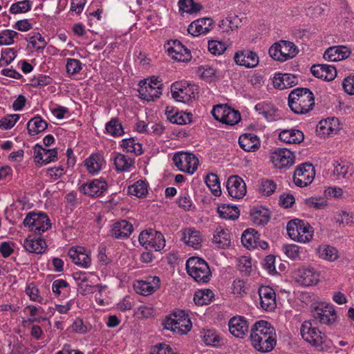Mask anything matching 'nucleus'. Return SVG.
Instances as JSON below:
<instances>
[{"label": "nucleus", "instance_id": "bb28decb", "mask_svg": "<svg viewBox=\"0 0 354 354\" xmlns=\"http://www.w3.org/2000/svg\"><path fill=\"white\" fill-rule=\"evenodd\" d=\"M212 242L222 249L230 247L231 244V234L227 229L221 227L216 228L214 233Z\"/></svg>", "mask_w": 354, "mask_h": 354}, {"label": "nucleus", "instance_id": "13d9d810", "mask_svg": "<svg viewBox=\"0 0 354 354\" xmlns=\"http://www.w3.org/2000/svg\"><path fill=\"white\" fill-rule=\"evenodd\" d=\"M297 227H298V232L299 236H307L308 242L312 239L313 234L312 231H310V226L308 223L304 222V221L297 219Z\"/></svg>", "mask_w": 354, "mask_h": 354}, {"label": "nucleus", "instance_id": "c9c22d12", "mask_svg": "<svg viewBox=\"0 0 354 354\" xmlns=\"http://www.w3.org/2000/svg\"><path fill=\"white\" fill-rule=\"evenodd\" d=\"M102 165V158L100 154L93 153L85 160V166L90 174L97 173Z\"/></svg>", "mask_w": 354, "mask_h": 354}, {"label": "nucleus", "instance_id": "8fccbe9b", "mask_svg": "<svg viewBox=\"0 0 354 354\" xmlns=\"http://www.w3.org/2000/svg\"><path fill=\"white\" fill-rule=\"evenodd\" d=\"M223 123L230 125H234L241 120V114L238 111H236L229 106L226 113Z\"/></svg>", "mask_w": 354, "mask_h": 354}, {"label": "nucleus", "instance_id": "393cba45", "mask_svg": "<svg viewBox=\"0 0 354 354\" xmlns=\"http://www.w3.org/2000/svg\"><path fill=\"white\" fill-rule=\"evenodd\" d=\"M240 147L245 151H255L260 147L258 137L252 133L242 134L239 139Z\"/></svg>", "mask_w": 354, "mask_h": 354}, {"label": "nucleus", "instance_id": "4be33fe9", "mask_svg": "<svg viewBox=\"0 0 354 354\" xmlns=\"http://www.w3.org/2000/svg\"><path fill=\"white\" fill-rule=\"evenodd\" d=\"M248 322L243 317H233L229 322V328L234 337L243 338L248 331Z\"/></svg>", "mask_w": 354, "mask_h": 354}, {"label": "nucleus", "instance_id": "37998d69", "mask_svg": "<svg viewBox=\"0 0 354 354\" xmlns=\"http://www.w3.org/2000/svg\"><path fill=\"white\" fill-rule=\"evenodd\" d=\"M106 131L113 136H120L124 131L118 118H112L106 124Z\"/></svg>", "mask_w": 354, "mask_h": 354}, {"label": "nucleus", "instance_id": "09e8293b", "mask_svg": "<svg viewBox=\"0 0 354 354\" xmlns=\"http://www.w3.org/2000/svg\"><path fill=\"white\" fill-rule=\"evenodd\" d=\"M349 172V166L345 162H335L334 164L333 175L336 176L338 179L344 178Z\"/></svg>", "mask_w": 354, "mask_h": 354}, {"label": "nucleus", "instance_id": "ea45409f", "mask_svg": "<svg viewBox=\"0 0 354 354\" xmlns=\"http://www.w3.org/2000/svg\"><path fill=\"white\" fill-rule=\"evenodd\" d=\"M297 219L290 221L287 224V233L290 238L294 241H297L300 243L308 242L307 236H302L299 235L298 227H297Z\"/></svg>", "mask_w": 354, "mask_h": 354}, {"label": "nucleus", "instance_id": "f3484780", "mask_svg": "<svg viewBox=\"0 0 354 354\" xmlns=\"http://www.w3.org/2000/svg\"><path fill=\"white\" fill-rule=\"evenodd\" d=\"M167 52L172 59L179 62H187L192 59L190 50L178 40L172 41V46L168 47Z\"/></svg>", "mask_w": 354, "mask_h": 354}, {"label": "nucleus", "instance_id": "c85d7f7f", "mask_svg": "<svg viewBox=\"0 0 354 354\" xmlns=\"http://www.w3.org/2000/svg\"><path fill=\"white\" fill-rule=\"evenodd\" d=\"M68 256L74 263L84 268H87L91 264L89 256L83 251L82 248H71L68 250Z\"/></svg>", "mask_w": 354, "mask_h": 354}, {"label": "nucleus", "instance_id": "cd10ccee", "mask_svg": "<svg viewBox=\"0 0 354 354\" xmlns=\"http://www.w3.org/2000/svg\"><path fill=\"white\" fill-rule=\"evenodd\" d=\"M279 139L287 144H299L304 141V135L298 129H285L280 132Z\"/></svg>", "mask_w": 354, "mask_h": 354}, {"label": "nucleus", "instance_id": "e2e57ef3", "mask_svg": "<svg viewBox=\"0 0 354 354\" xmlns=\"http://www.w3.org/2000/svg\"><path fill=\"white\" fill-rule=\"evenodd\" d=\"M208 49L209 51L214 55H221L225 50L226 46L225 44L217 41H210L208 43Z\"/></svg>", "mask_w": 354, "mask_h": 354}, {"label": "nucleus", "instance_id": "69168bd1", "mask_svg": "<svg viewBox=\"0 0 354 354\" xmlns=\"http://www.w3.org/2000/svg\"><path fill=\"white\" fill-rule=\"evenodd\" d=\"M26 294L30 297L32 301H37L41 303L42 298L39 295V290L33 283H30L26 288Z\"/></svg>", "mask_w": 354, "mask_h": 354}, {"label": "nucleus", "instance_id": "864d4df0", "mask_svg": "<svg viewBox=\"0 0 354 354\" xmlns=\"http://www.w3.org/2000/svg\"><path fill=\"white\" fill-rule=\"evenodd\" d=\"M335 129L333 128L330 119L321 120L317 127V132L323 136H329L333 133Z\"/></svg>", "mask_w": 354, "mask_h": 354}, {"label": "nucleus", "instance_id": "b1692460", "mask_svg": "<svg viewBox=\"0 0 354 354\" xmlns=\"http://www.w3.org/2000/svg\"><path fill=\"white\" fill-rule=\"evenodd\" d=\"M133 231L132 224L126 220H121L113 224L111 235L115 239H127Z\"/></svg>", "mask_w": 354, "mask_h": 354}, {"label": "nucleus", "instance_id": "5701e85b", "mask_svg": "<svg viewBox=\"0 0 354 354\" xmlns=\"http://www.w3.org/2000/svg\"><path fill=\"white\" fill-rule=\"evenodd\" d=\"M351 51L344 46L328 48L324 54V58L329 62H337L349 57Z\"/></svg>", "mask_w": 354, "mask_h": 354}, {"label": "nucleus", "instance_id": "ddd939ff", "mask_svg": "<svg viewBox=\"0 0 354 354\" xmlns=\"http://www.w3.org/2000/svg\"><path fill=\"white\" fill-rule=\"evenodd\" d=\"M107 187L106 182L103 178H100L82 184L79 187V190L84 195L91 197H99L107 190Z\"/></svg>", "mask_w": 354, "mask_h": 354}, {"label": "nucleus", "instance_id": "1a4fd4ad", "mask_svg": "<svg viewBox=\"0 0 354 354\" xmlns=\"http://www.w3.org/2000/svg\"><path fill=\"white\" fill-rule=\"evenodd\" d=\"M172 160L179 170L188 174H193L198 165V159L191 153L183 151L176 153Z\"/></svg>", "mask_w": 354, "mask_h": 354}, {"label": "nucleus", "instance_id": "774afa93", "mask_svg": "<svg viewBox=\"0 0 354 354\" xmlns=\"http://www.w3.org/2000/svg\"><path fill=\"white\" fill-rule=\"evenodd\" d=\"M344 90L349 95H354V75L346 77L342 83Z\"/></svg>", "mask_w": 354, "mask_h": 354}, {"label": "nucleus", "instance_id": "473e14b6", "mask_svg": "<svg viewBox=\"0 0 354 354\" xmlns=\"http://www.w3.org/2000/svg\"><path fill=\"white\" fill-rule=\"evenodd\" d=\"M217 212L222 218L236 220L239 217L240 212L237 207L227 204L218 205Z\"/></svg>", "mask_w": 354, "mask_h": 354}, {"label": "nucleus", "instance_id": "39448f33", "mask_svg": "<svg viewBox=\"0 0 354 354\" xmlns=\"http://www.w3.org/2000/svg\"><path fill=\"white\" fill-rule=\"evenodd\" d=\"M187 274L198 283H207L212 277L208 263L202 258L192 257L186 262Z\"/></svg>", "mask_w": 354, "mask_h": 354}, {"label": "nucleus", "instance_id": "9d476101", "mask_svg": "<svg viewBox=\"0 0 354 354\" xmlns=\"http://www.w3.org/2000/svg\"><path fill=\"white\" fill-rule=\"evenodd\" d=\"M294 153L286 148H278L270 154V160L279 169H287L294 165Z\"/></svg>", "mask_w": 354, "mask_h": 354}, {"label": "nucleus", "instance_id": "423d86ee", "mask_svg": "<svg viewBox=\"0 0 354 354\" xmlns=\"http://www.w3.org/2000/svg\"><path fill=\"white\" fill-rule=\"evenodd\" d=\"M299 50L293 42L281 40L269 48V55L274 60L285 62L295 57Z\"/></svg>", "mask_w": 354, "mask_h": 354}, {"label": "nucleus", "instance_id": "6ab92c4d", "mask_svg": "<svg viewBox=\"0 0 354 354\" xmlns=\"http://www.w3.org/2000/svg\"><path fill=\"white\" fill-rule=\"evenodd\" d=\"M212 26L213 20L211 18H201L191 23L188 26L187 31L196 37L207 33L212 29Z\"/></svg>", "mask_w": 354, "mask_h": 354}, {"label": "nucleus", "instance_id": "680f3d73", "mask_svg": "<svg viewBox=\"0 0 354 354\" xmlns=\"http://www.w3.org/2000/svg\"><path fill=\"white\" fill-rule=\"evenodd\" d=\"M149 354H179L174 352L171 348L165 344H158L151 348Z\"/></svg>", "mask_w": 354, "mask_h": 354}, {"label": "nucleus", "instance_id": "4c0bfd02", "mask_svg": "<svg viewBox=\"0 0 354 354\" xmlns=\"http://www.w3.org/2000/svg\"><path fill=\"white\" fill-rule=\"evenodd\" d=\"M202 337L207 346H219L223 344V339L214 330L204 329Z\"/></svg>", "mask_w": 354, "mask_h": 354}, {"label": "nucleus", "instance_id": "7ed1b4c3", "mask_svg": "<svg viewBox=\"0 0 354 354\" xmlns=\"http://www.w3.org/2000/svg\"><path fill=\"white\" fill-rule=\"evenodd\" d=\"M288 106L296 114H306L315 106L314 94L307 88H295L288 95Z\"/></svg>", "mask_w": 354, "mask_h": 354}, {"label": "nucleus", "instance_id": "58836bf2", "mask_svg": "<svg viewBox=\"0 0 354 354\" xmlns=\"http://www.w3.org/2000/svg\"><path fill=\"white\" fill-rule=\"evenodd\" d=\"M214 298V294L209 289H205L196 292L194 301L197 306H203L209 304L212 299Z\"/></svg>", "mask_w": 354, "mask_h": 354}, {"label": "nucleus", "instance_id": "de8ad7c7", "mask_svg": "<svg viewBox=\"0 0 354 354\" xmlns=\"http://www.w3.org/2000/svg\"><path fill=\"white\" fill-rule=\"evenodd\" d=\"M32 1L24 0L13 3L10 8L12 14L25 13L31 9Z\"/></svg>", "mask_w": 354, "mask_h": 354}, {"label": "nucleus", "instance_id": "412c9836", "mask_svg": "<svg viewBox=\"0 0 354 354\" xmlns=\"http://www.w3.org/2000/svg\"><path fill=\"white\" fill-rule=\"evenodd\" d=\"M261 306L263 310H274L276 308V294L272 288L263 286L259 288Z\"/></svg>", "mask_w": 354, "mask_h": 354}, {"label": "nucleus", "instance_id": "20e7f679", "mask_svg": "<svg viewBox=\"0 0 354 354\" xmlns=\"http://www.w3.org/2000/svg\"><path fill=\"white\" fill-rule=\"evenodd\" d=\"M163 328L173 333L185 335L192 328V324L186 311H173L162 322Z\"/></svg>", "mask_w": 354, "mask_h": 354}, {"label": "nucleus", "instance_id": "a878e982", "mask_svg": "<svg viewBox=\"0 0 354 354\" xmlns=\"http://www.w3.org/2000/svg\"><path fill=\"white\" fill-rule=\"evenodd\" d=\"M24 246L26 250L29 252L42 254L45 252L46 244L45 240L42 238H31V236H28L24 240Z\"/></svg>", "mask_w": 354, "mask_h": 354}, {"label": "nucleus", "instance_id": "f257e3e1", "mask_svg": "<svg viewBox=\"0 0 354 354\" xmlns=\"http://www.w3.org/2000/svg\"><path fill=\"white\" fill-rule=\"evenodd\" d=\"M250 339L253 347L261 353L271 351L277 344L275 329L265 320H259L252 325Z\"/></svg>", "mask_w": 354, "mask_h": 354}, {"label": "nucleus", "instance_id": "c756f323", "mask_svg": "<svg viewBox=\"0 0 354 354\" xmlns=\"http://www.w3.org/2000/svg\"><path fill=\"white\" fill-rule=\"evenodd\" d=\"M48 128V123L39 115L30 120L27 124V130L30 136H35L44 131Z\"/></svg>", "mask_w": 354, "mask_h": 354}, {"label": "nucleus", "instance_id": "2f4dec72", "mask_svg": "<svg viewBox=\"0 0 354 354\" xmlns=\"http://www.w3.org/2000/svg\"><path fill=\"white\" fill-rule=\"evenodd\" d=\"M166 114L168 120L172 122L178 124H185L187 122L189 123L192 122V116L191 113H185L183 114V113H179L178 111L174 112V109L171 108L169 110V107L167 106L166 109Z\"/></svg>", "mask_w": 354, "mask_h": 354}, {"label": "nucleus", "instance_id": "aec40b11", "mask_svg": "<svg viewBox=\"0 0 354 354\" xmlns=\"http://www.w3.org/2000/svg\"><path fill=\"white\" fill-rule=\"evenodd\" d=\"M310 71L315 77L328 82L333 80L337 75L336 68L326 64H314Z\"/></svg>", "mask_w": 354, "mask_h": 354}, {"label": "nucleus", "instance_id": "9b49d317", "mask_svg": "<svg viewBox=\"0 0 354 354\" xmlns=\"http://www.w3.org/2000/svg\"><path fill=\"white\" fill-rule=\"evenodd\" d=\"M315 177V169L312 164L305 162L298 166L293 175V181L297 187L310 185Z\"/></svg>", "mask_w": 354, "mask_h": 354}, {"label": "nucleus", "instance_id": "79ce46f5", "mask_svg": "<svg viewBox=\"0 0 354 354\" xmlns=\"http://www.w3.org/2000/svg\"><path fill=\"white\" fill-rule=\"evenodd\" d=\"M180 10L189 14L200 11L203 6L194 0H180L178 2Z\"/></svg>", "mask_w": 354, "mask_h": 354}, {"label": "nucleus", "instance_id": "49530a36", "mask_svg": "<svg viewBox=\"0 0 354 354\" xmlns=\"http://www.w3.org/2000/svg\"><path fill=\"white\" fill-rule=\"evenodd\" d=\"M197 86L194 84H192L187 88H183V92H179L178 100H176L178 102L183 103H187L192 99L195 98L196 91H197Z\"/></svg>", "mask_w": 354, "mask_h": 354}, {"label": "nucleus", "instance_id": "a211bd4d", "mask_svg": "<svg viewBox=\"0 0 354 354\" xmlns=\"http://www.w3.org/2000/svg\"><path fill=\"white\" fill-rule=\"evenodd\" d=\"M35 162L39 164H48L57 158V149H47L37 144L34 147Z\"/></svg>", "mask_w": 354, "mask_h": 354}, {"label": "nucleus", "instance_id": "f704fd0d", "mask_svg": "<svg viewBox=\"0 0 354 354\" xmlns=\"http://www.w3.org/2000/svg\"><path fill=\"white\" fill-rule=\"evenodd\" d=\"M182 239L187 245L195 249H198L201 245L202 239L199 231L187 229L183 233Z\"/></svg>", "mask_w": 354, "mask_h": 354}, {"label": "nucleus", "instance_id": "0eeeda50", "mask_svg": "<svg viewBox=\"0 0 354 354\" xmlns=\"http://www.w3.org/2000/svg\"><path fill=\"white\" fill-rule=\"evenodd\" d=\"M23 223L25 226H28L30 231L33 232L36 235H41L51 227L48 216L43 212H29Z\"/></svg>", "mask_w": 354, "mask_h": 354}, {"label": "nucleus", "instance_id": "bf43d9fd", "mask_svg": "<svg viewBox=\"0 0 354 354\" xmlns=\"http://www.w3.org/2000/svg\"><path fill=\"white\" fill-rule=\"evenodd\" d=\"M66 68L68 74H77L82 70V63L80 60L76 59H68Z\"/></svg>", "mask_w": 354, "mask_h": 354}, {"label": "nucleus", "instance_id": "a19ab883", "mask_svg": "<svg viewBox=\"0 0 354 354\" xmlns=\"http://www.w3.org/2000/svg\"><path fill=\"white\" fill-rule=\"evenodd\" d=\"M205 183L214 196H219L221 194L219 178L216 174L213 173L207 174Z\"/></svg>", "mask_w": 354, "mask_h": 354}, {"label": "nucleus", "instance_id": "72a5a7b5", "mask_svg": "<svg viewBox=\"0 0 354 354\" xmlns=\"http://www.w3.org/2000/svg\"><path fill=\"white\" fill-rule=\"evenodd\" d=\"M259 234L254 229L245 230L241 236L242 244L248 249L258 248L257 240Z\"/></svg>", "mask_w": 354, "mask_h": 354}, {"label": "nucleus", "instance_id": "f03ea898", "mask_svg": "<svg viewBox=\"0 0 354 354\" xmlns=\"http://www.w3.org/2000/svg\"><path fill=\"white\" fill-rule=\"evenodd\" d=\"M328 313H322L316 311L313 315L314 319L304 322L301 327V334L304 340L315 347L322 346L323 338L322 333L313 324H330L336 319V311H327Z\"/></svg>", "mask_w": 354, "mask_h": 354}, {"label": "nucleus", "instance_id": "6e6552de", "mask_svg": "<svg viewBox=\"0 0 354 354\" xmlns=\"http://www.w3.org/2000/svg\"><path fill=\"white\" fill-rule=\"evenodd\" d=\"M139 242L147 250L160 251L165 246L162 234L153 229L142 231L139 235Z\"/></svg>", "mask_w": 354, "mask_h": 354}, {"label": "nucleus", "instance_id": "2eb2a0df", "mask_svg": "<svg viewBox=\"0 0 354 354\" xmlns=\"http://www.w3.org/2000/svg\"><path fill=\"white\" fill-rule=\"evenodd\" d=\"M158 277H149L146 281H138L133 284L136 292L140 295L147 296L154 292L160 286Z\"/></svg>", "mask_w": 354, "mask_h": 354}, {"label": "nucleus", "instance_id": "0e129e2a", "mask_svg": "<svg viewBox=\"0 0 354 354\" xmlns=\"http://www.w3.org/2000/svg\"><path fill=\"white\" fill-rule=\"evenodd\" d=\"M139 86L140 88H138V91L140 98L147 101H151V95H150L151 94L149 93V86L147 80H141L139 83Z\"/></svg>", "mask_w": 354, "mask_h": 354}, {"label": "nucleus", "instance_id": "f8f14e48", "mask_svg": "<svg viewBox=\"0 0 354 354\" xmlns=\"http://www.w3.org/2000/svg\"><path fill=\"white\" fill-rule=\"evenodd\" d=\"M295 280L305 286H313L319 280V274L315 269L310 266H303L293 272Z\"/></svg>", "mask_w": 354, "mask_h": 354}, {"label": "nucleus", "instance_id": "4468645a", "mask_svg": "<svg viewBox=\"0 0 354 354\" xmlns=\"http://www.w3.org/2000/svg\"><path fill=\"white\" fill-rule=\"evenodd\" d=\"M226 187L230 196L234 198H241L246 194V186L241 178L238 176L229 177Z\"/></svg>", "mask_w": 354, "mask_h": 354}, {"label": "nucleus", "instance_id": "338daca9", "mask_svg": "<svg viewBox=\"0 0 354 354\" xmlns=\"http://www.w3.org/2000/svg\"><path fill=\"white\" fill-rule=\"evenodd\" d=\"M52 82V79L47 75H40L37 78L35 77L32 80L31 85L33 87L47 86Z\"/></svg>", "mask_w": 354, "mask_h": 354}, {"label": "nucleus", "instance_id": "4d7b16f0", "mask_svg": "<svg viewBox=\"0 0 354 354\" xmlns=\"http://www.w3.org/2000/svg\"><path fill=\"white\" fill-rule=\"evenodd\" d=\"M16 31L4 30L0 33V45H11L14 43V37L17 36Z\"/></svg>", "mask_w": 354, "mask_h": 354}, {"label": "nucleus", "instance_id": "603ef678", "mask_svg": "<svg viewBox=\"0 0 354 354\" xmlns=\"http://www.w3.org/2000/svg\"><path fill=\"white\" fill-rule=\"evenodd\" d=\"M237 268L245 275H249L252 270L251 259L245 256L241 257L238 260Z\"/></svg>", "mask_w": 354, "mask_h": 354}, {"label": "nucleus", "instance_id": "3c124183", "mask_svg": "<svg viewBox=\"0 0 354 354\" xmlns=\"http://www.w3.org/2000/svg\"><path fill=\"white\" fill-rule=\"evenodd\" d=\"M277 188L276 183L269 179H262L261 181L260 192L266 196L272 195Z\"/></svg>", "mask_w": 354, "mask_h": 354}, {"label": "nucleus", "instance_id": "e433bc0d", "mask_svg": "<svg viewBox=\"0 0 354 354\" xmlns=\"http://www.w3.org/2000/svg\"><path fill=\"white\" fill-rule=\"evenodd\" d=\"M134 164V160L124 154L118 153L114 157V165L118 171H127Z\"/></svg>", "mask_w": 354, "mask_h": 354}, {"label": "nucleus", "instance_id": "5fc2aeb1", "mask_svg": "<svg viewBox=\"0 0 354 354\" xmlns=\"http://www.w3.org/2000/svg\"><path fill=\"white\" fill-rule=\"evenodd\" d=\"M19 119V115L12 114L3 118L0 120V128L8 130L14 127Z\"/></svg>", "mask_w": 354, "mask_h": 354}, {"label": "nucleus", "instance_id": "052dcab7", "mask_svg": "<svg viewBox=\"0 0 354 354\" xmlns=\"http://www.w3.org/2000/svg\"><path fill=\"white\" fill-rule=\"evenodd\" d=\"M192 84L187 82H176L171 86V95L174 99L178 100L179 92H183V88H187Z\"/></svg>", "mask_w": 354, "mask_h": 354}, {"label": "nucleus", "instance_id": "c03bdc74", "mask_svg": "<svg viewBox=\"0 0 354 354\" xmlns=\"http://www.w3.org/2000/svg\"><path fill=\"white\" fill-rule=\"evenodd\" d=\"M129 194L141 198L145 196L147 192V184L143 180H138L128 187Z\"/></svg>", "mask_w": 354, "mask_h": 354}, {"label": "nucleus", "instance_id": "6e6d98bb", "mask_svg": "<svg viewBox=\"0 0 354 354\" xmlns=\"http://www.w3.org/2000/svg\"><path fill=\"white\" fill-rule=\"evenodd\" d=\"M229 109V106L223 104H218L214 106L212 114L216 120H218L223 123L225 117L227 115L226 113Z\"/></svg>", "mask_w": 354, "mask_h": 354}, {"label": "nucleus", "instance_id": "a18cd8bd", "mask_svg": "<svg viewBox=\"0 0 354 354\" xmlns=\"http://www.w3.org/2000/svg\"><path fill=\"white\" fill-rule=\"evenodd\" d=\"M318 252L322 258L330 261H335L338 257L337 250L330 245L320 246L318 248Z\"/></svg>", "mask_w": 354, "mask_h": 354}, {"label": "nucleus", "instance_id": "7c9ffc66", "mask_svg": "<svg viewBox=\"0 0 354 354\" xmlns=\"http://www.w3.org/2000/svg\"><path fill=\"white\" fill-rule=\"evenodd\" d=\"M250 216L253 223L259 225L267 224L270 218L269 210L262 207L252 209Z\"/></svg>", "mask_w": 354, "mask_h": 354}, {"label": "nucleus", "instance_id": "dca6fc26", "mask_svg": "<svg viewBox=\"0 0 354 354\" xmlns=\"http://www.w3.org/2000/svg\"><path fill=\"white\" fill-rule=\"evenodd\" d=\"M234 59L237 65L246 68H254L259 64L258 55L250 50L237 51L234 55Z\"/></svg>", "mask_w": 354, "mask_h": 354}]
</instances>
